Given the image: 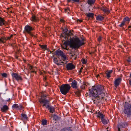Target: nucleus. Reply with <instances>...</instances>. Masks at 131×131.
<instances>
[{
    "mask_svg": "<svg viewBox=\"0 0 131 131\" xmlns=\"http://www.w3.org/2000/svg\"><path fill=\"white\" fill-rule=\"evenodd\" d=\"M67 30L66 29L64 30V32L61 35L64 38L63 40L66 45H69L71 48L75 49L79 48L84 44V43L78 38H71L70 36L72 35L73 34L70 31L68 33Z\"/></svg>",
    "mask_w": 131,
    "mask_h": 131,
    "instance_id": "f257e3e1",
    "label": "nucleus"
},
{
    "mask_svg": "<svg viewBox=\"0 0 131 131\" xmlns=\"http://www.w3.org/2000/svg\"><path fill=\"white\" fill-rule=\"evenodd\" d=\"M102 88L98 86H93L89 89L90 95L92 97L94 104H97L104 98L105 94L102 92Z\"/></svg>",
    "mask_w": 131,
    "mask_h": 131,
    "instance_id": "f03ea898",
    "label": "nucleus"
},
{
    "mask_svg": "<svg viewBox=\"0 0 131 131\" xmlns=\"http://www.w3.org/2000/svg\"><path fill=\"white\" fill-rule=\"evenodd\" d=\"M49 101L45 99H41L40 101V103L43 104L42 106H45L46 108L49 110V112L51 113H53L54 111V108L52 106H50L49 104Z\"/></svg>",
    "mask_w": 131,
    "mask_h": 131,
    "instance_id": "7ed1b4c3",
    "label": "nucleus"
},
{
    "mask_svg": "<svg viewBox=\"0 0 131 131\" xmlns=\"http://www.w3.org/2000/svg\"><path fill=\"white\" fill-rule=\"evenodd\" d=\"M71 88L70 85L68 84H63L60 87L61 93L63 94L66 95L68 93Z\"/></svg>",
    "mask_w": 131,
    "mask_h": 131,
    "instance_id": "20e7f679",
    "label": "nucleus"
},
{
    "mask_svg": "<svg viewBox=\"0 0 131 131\" xmlns=\"http://www.w3.org/2000/svg\"><path fill=\"white\" fill-rule=\"evenodd\" d=\"M124 113L129 115H131V105L128 103L125 104L124 110Z\"/></svg>",
    "mask_w": 131,
    "mask_h": 131,
    "instance_id": "39448f33",
    "label": "nucleus"
},
{
    "mask_svg": "<svg viewBox=\"0 0 131 131\" xmlns=\"http://www.w3.org/2000/svg\"><path fill=\"white\" fill-rule=\"evenodd\" d=\"M33 29L32 27H31L28 25H27L25 26L24 32V33H27L30 36H32L33 35L31 31L33 30Z\"/></svg>",
    "mask_w": 131,
    "mask_h": 131,
    "instance_id": "423d86ee",
    "label": "nucleus"
},
{
    "mask_svg": "<svg viewBox=\"0 0 131 131\" xmlns=\"http://www.w3.org/2000/svg\"><path fill=\"white\" fill-rule=\"evenodd\" d=\"M13 80H16L17 81H21L23 79L21 76L16 73H13L12 74Z\"/></svg>",
    "mask_w": 131,
    "mask_h": 131,
    "instance_id": "0eeeda50",
    "label": "nucleus"
},
{
    "mask_svg": "<svg viewBox=\"0 0 131 131\" xmlns=\"http://www.w3.org/2000/svg\"><path fill=\"white\" fill-rule=\"evenodd\" d=\"M122 75H121V77H119L115 80L114 82V86L117 88L121 83L122 80Z\"/></svg>",
    "mask_w": 131,
    "mask_h": 131,
    "instance_id": "6e6552de",
    "label": "nucleus"
},
{
    "mask_svg": "<svg viewBox=\"0 0 131 131\" xmlns=\"http://www.w3.org/2000/svg\"><path fill=\"white\" fill-rule=\"evenodd\" d=\"M79 85L78 84L77 81L75 80L73 81L71 83V86L73 88L75 89H78V87Z\"/></svg>",
    "mask_w": 131,
    "mask_h": 131,
    "instance_id": "1a4fd4ad",
    "label": "nucleus"
},
{
    "mask_svg": "<svg viewBox=\"0 0 131 131\" xmlns=\"http://www.w3.org/2000/svg\"><path fill=\"white\" fill-rule=\"evenodd\" d=\"M66 68L67 70H72L74 69L75 67L73 64L70 63L67 64Z\"/></svg>",
    "mask_w": 131,
    "mask_h": 131,
    "instance_id": "9d476101",
    "label": "nucleus"
},
{
    "mask_svg": "<svg viewBox=\"0 0 131 131\" xmlns=\"http://www.w3.org/2000/svg\"><path fill=\"white\" fill-rule=\"evenodd\" d=\"M31 21H32L36 22L37 21L39 20L38 18L34 15H33L32 16L30 19Z\"/></svg>",
    "mask_w": 131,
    "mask_h": 131,
    "instance_id": "9b49d317",
    "label": "nucleus"
},
{
    "mask_svg": "<svg viewBox=\"0 0 131 131\" xmlns=\"http://www.w3.org/2000/svg\"><path fill=\"white\" fill-rule=\"evenodd\" d=\"M96 113L97 114V116L98 117L101 118V119L104 118V115L101 113L99 112H96Z\"/></svg>",
    "mask_w": 131,
    "mask_h": 131,
    "instance_id": "f8f14e48",
    "label": "nucleus"
},
{
    "mask_svg": "<svg viewBox=\"0 0 131 131\" xmlns=\"http://www.w3.org/2000/svg\"><path fill=\"white\" fill-rule=\"evenodd\" d=\"M55 53L58 56H61L63 54V53L62 51L60 50H58L55 51Z\"/></svg>",
    "mask_w": 131,
    "mask_h": 131,
    "instance_id": "ddd939ff",
    "label": "nucleus"
},
{
    "mask_svg": "<svg viewBox=\"0 0 131 131\" xmlns=\"http://www.w3.org/2000/svg\"><path fill=\"white\" fill-rule=\"evenodd\" d=\"M117 127L118 131H123V124L122 123L118 124Z\"/></svg>",
    "mask_w": 131,
    "mask_h": 131,
    "instance_id": "4468645a",
    "label": "nucleus"
},
{
    "mask_svg": "<svg viewBox=\"0 0 131 131\" xmlns=\"http://www.w3.org/2000/svg\"><path fill=\"white\" fill-rule=\"evenodd\" d=\"M53 60L54 62L57 65L59 66L61 65V63H58L59 61L58 60V58L56 57H54L53 58Z\"/></svg>",
    "mask_w": 131,
    "mask_h": 131,
    "instance_id": "2eb2a0df",
    "label": "nucleus"
},
{
    "mask_svg": "<svg viewBox=\"0 0 131 131\" xmlns=\"http://www.w3.org/2000/svg\"><path fill=\"white\" fill-rule=\"evenodd\" d=\"M6 21L3 18L0 17V26H2L3 25H5V24Z\"/></svg>",
    "mask_w": 131,
    "mask_h": 131,
    "instance_id": "dca6fc26",
    "label": "nucleus"
},
{
    "mask_svg": "<svg viewBox=\"0 0 131 131\" xmlns=\"http://www.w3.org/2000/svg\"><path fill=\"white\" fill-rule=\"evenodd\" d=\"M8 109V107L7 105H4L1 108V111L2 112H5Z\"/></svg>",
    "mask_w": 131,
    "mask_h": 131,
    "instance_id": "f3484780",
    "label": "nucleus"
},
{
    "mask_svg": "<svg viewBox=\"0 0 131 131\" xmlns=\"http://www.w3.org/2000/svg\"><path fill=\"white\" fill-rule=\"evenodd\" d=\"M96 19L99 21H102L104 19V17L101 15L97 16L96 17Z\"/></svg>",
    "mask_w": 131,
    "mask_h": 131,
    "instance_id": "a211bd4d",
    "label": "nucleus"
},
{
    "mask_svg": "<svg viewBox=\"0 0 131 131\" xmlns=\"http://www.w3.org/2000/svg\"><path fill=\"white\" fill-rule=\"evenodd\" d=\"M113 71L111 70L109 71H106L105 74H106L107 77L108 78L110 77V74Z\"/></svg>",
    "mask_w": 131,
    "mask_h": 131,
    "instance_id": "6ab92c4d",
    "label": "nucleus"
},
{
    "mask_svg": "<svg viewBox=\"0 0 131 131\" xmlns=\"http://www.w3.org/2000/svg\"><path fill=\"white\" fill-rule=\"evenodd\" d=\"M95 2V0H88L87 2L89 5L91 6Z\"/></svg>",
    "mask_w": 131,
    "mask_h": 131,
    "instance_id": "aec40b11",
    "label": "nucleus"
},
{
    "mask_svg": "<svg viewBox=\"0 0 131 131\" xmlns=\"http://www.w3.org/2000/svg\"><path fill=\"white\" fill-rule=\"evenodd\" d=\"M86 16L89 18H92L93 17L94 14L92 13H86Z\"/></svg>",
    "mask_w": 131,
    "mask_h": 131,
    "instance_id": "412c9836",
    "label": "nucleus"
},
{
    "mask_svg": "<svg viewBox=\"0 0 131 131\" xmlns=\"http://www.w3.org/2000/svg\"><path fill=\"white\" fill-rule=\"evenodd\" d=\"M62 60L63 61H66L68 60L67 57L66 56L64 53H63V54L61 56Z\"/></svg>",
    "mask_w": 131,
    "mask_h": 131,
    "instance_id": "4be33fe9",
    "label": "nucleus"
},
{
    "mask_svg": "<svg viewBox=\"0 0 131 131\" xmlns=\"http://www.w3.org/2000/svg\"><path fill=\"white\" fill-rule=\"evenodd\" d=\"M102 123L104 124H107L108 122V120L105 119L104 118L101 119Z\"/></svg>",
    "mask_w": 131,
    "mask_h": 131,
    "instance_id": "5701e85b",
    "label": "nucleus"
},
{
    "mask_svg": "<svg viewBox=\"0 0 131 131\" xmlns=\"http://www.w3.org/2000/svg\"><path fill=\"white\" fill-rule=\"evenodd\" d=\"M46 96H47L46 94H45L44 93L42 94H41V98H40V99L39 100V102L40 103V101L41 100V99H45V100H47L46 99V98H44L45 97H46Z\"/></svg>",
    "mask_w": 131,
    "mask_h": 131,
    "instance_id": "b1692460",
    "label": "nucleus"
},
{
    "mask_svg": "<svg viewBox=\"0 0 131 131\" xmlns=\"http://www.w3.org/2000/svg\"><path fill=\"white\" fill-rule=\"evenodd\" d=\"M12 107L17 110L19 109V108L18 105L16 104H13L12 106Z\"/></svg>",
    "mask_w": 131,
    "mask_h": 131,
    "instance_id": "393cba45",
    "label": "nucleus"
},
{
    "mask_svg": "<svg viewBox=\"0 0 131 131\" xmlns=\"http://www.w3.org/2000/svg\"><path fill=\"white\" fill-rule=\"evenodd\" d=\"M102 10L103 12L107 14H108L110 12L109 10L107 8H104L102 9Z\"/></svg>",
    "mask_w": 131,
    "mask_h": 131,
    "instance_id": "a878e982",
    "label": "nucleus"
},
{
    "mask_svg": "<svg viewBox=\"0 0 131 131\" xmlns=\"http://www.w3.org/2000/svg\"><path fill=\"white\" fill-rule=\"evenodd\" d=\"M21 116L22 119L24 120L27 119V115L25 114H21Z\"/></svg>",
    "mask_w": 131,
    "mask_h": 131,
    "instance_id": "bb28decb",
    "label": "nucleus"
},
{
    "mask_svg": "<svg viewBox=\"0 0 131 131\" xmlns=\"http://www.w3.org/2000/svg\"><path fill=\"white\" fill-rule=\"evenodd\" d=\"M40 47L43 49L46 50L47 48V45H40Z\"/></svg>",
    "mask_w": 131,
    "mask_h": 131,
    "instance_id": "cd10ccee",
    "label": "nucleus"
},
{
    "mask_svg": "<svg viewBox=\"0 0 131 131\" xmlns=\"http://www.w3.org/2000/svg\"><path fill=\"white\" fill-rule=\"evenodd\" d=\"M47 121L45 119H43L42 121V124L43 125H46L47 124Z\"/></svg>",
    "mask_w": 131,
    "mask_h": 131,
    "instance_id": "c85d7f7f",
    "label": "nucleus"
},
{
    "mask_svg": "<svg viewBox=\"0 0 131 131\" xmlns=\"http://www.w3.org/2000/svg\"><path fill=\"white\" fill-rule=\"evenodd\" d=\"M130 20V19L127 17H126L123 19V22L129 21Z\"/></svg>",
    "mask_w": 131,
    "mask_h": 131,
    "instance_id": "c756f323",
    "label": "nucleus"
},
{
    "mask_svg": "<svg viewBox=\"0 0 131 131\" xmlns=\"http://www.w3.org/2000/svg\"><path fill=\"white\" fill-rule=\"evenodd\" d=\"M75 94L78 96H79L80 95V91H78L75 92Z\"/></svg>",
    "mask_w": 131,
    "mask_h": 131,
    "instance_id": "7c9ffc66",
    "label": "nucleus"
},
{
    "mask_svg": "<svg viewBox=\"0 0 131 131\" xmlns=\"http://www.w3.org/2000/svg\"><path fill=\"white\" fill-rule=\"evenodd\" d=\"M81 61L82 62V63L84 64H85L86 62V61L85 60V59H84V58L83 59H82V60H81Z\"/></svg>",
    "mask_w": 131,
    "mask_h": 131,
    "instance_id": "2f4dec72",
    "label": "nucleus"
},
{
    "mask_svg": "<svg viewBox=\"0 0 131 131\" xmlns=\"http://www.w3.org/2000/svg\"><path fill=\"white\" fill-rule=\"evenodd\" d=\"M2 75L4 77L6 78L7 77V74L5 73L2 74Z\"/></svg>",
    "mask_w": 131,
    "mask_h": 131,
    "instance_id": "473e14b6",
    "label": "nucleus"
},
{
    "mask_svg": "<svg viewBox=\"0 0 131 131\" xmlns=\"http://www.w3.org/2000/svg\"><path fill=\"white\" fill-rule=\"evenodd\" d=\"M65 11L66 13L67 12L68 13H69V9L68 8L65 9Z\"/></svg>",
    "mask_w": 131,
    "mask_h": 131,
    "instance_id": "72a5a7b5",
    "label": "nucleus"
},
{
    "mask_svg": "<svg viewBox=\"0 0 131 131\" xmlns=\"http://www.w3.org/2000/svg\"><path fill=\"white\" fill-rule=\"evenodd\" d=\"M80 0H72V3L74 2H79Z\"/></svg>",
    "mask_w": 131,
    "mask_h": 131,
    "instance_id": "f704fd0d",
    "label": "nucleus"
},
{
    "mask_svg": "<svg viewBox=\"0 0 131 131\" xmlns=\"http://www.w3.org/2000/svg\"><path fill=\"white\" fill-rule=\"evenodd\" d=\"M61 47L63 49H65L67 50H69V49L67 48V46H66L65 47H64L62 46H61Z\"/></svg>",
    "mask_w": 131,
    "mask_h": 131,
    "instance_id": "c9c22d12",
    "label": "nucleus"
},
{
    "mask_svg": "<svg viewBox=\"0 0 131 131\" xmlns=\"http://www.w3.org/2000/svg\"><path fill=\"white\" fill-rule=\"evenodd\" d=\"M59 61H61L60 62H59L58 63H61V64L62 63L63 64H66L67 62V61H66L65 63V62H64L63 61H61V60H59Z\"/></svg>",
    "mask_w": 131,
    "mask_h": 131,
    "instance_id": "e433bc0d",
    "label": "nucleus"
},
{
    "mask_svg": "<svg viewBox=\"0 0 131 131\" xmlns=\"http://www.w3.org/2000/svg\"><path fill=\"white\" fill-rule=\"evenodd\" d=\"M61 131H72L71 130V129H69L68 130L67 129H62V130Z\"/></svg>",
    "mask_w": 131,
    "mask_h": 131,
    "instance_id": "4c0bfd02",
    "label": "nucleus"
},
{
    "mask_svg": "<svg viewBox=\"0 0 131 131\" xmlns=\"http://www.w3.org/2000/svg\"><path fill=\"white\" fill-rule=\"evenodd\" d=\"M102 37H99L98 38V41H99V42L102 39Z\"/></svg>",
    "mask_w": 131,
    "mask_h": 131,
    "instance_id": "58836bf2",
    "label": "nucleus"
},
{
    "mask_svg": "<svg viewBox=\"0 0 131 131\" xmlns=\"http://www.w3.org/2000/svg\"><path fill=\"white\" fill-rule=\"evenodd\" d=\"M68 53L69 54H72L71 55L72 57H73V56L74 57V56L75 55L74 54H72L71 51H70V52H69V51H68Z\"/></svg>",
    "mask_w": 131,
    "mask_h": 131,
    "instance_id": "ea45409f",
    "label": "nucleus"
},
{
    "mask_svg": "<svg viewBox=\"0 0 131 131\" xmlns=\"http://www.w3.org/2000/svg\"><path fill=\"white\" fill-rule=\"evenodd\" d=\"M13 36V35H11L10 36V37H7V40L10 39Z\"/></svg>",
    "mask_w": 131,
    "mask_h": 131,
    "instance_id": "a19ab883",
    "label": "nucleus"
},
{
    "mask_svg": "<svg viewBox=\"0 0 131 131\" xmlns=\"http://www.w3.org/2000/svg\"><path fill=\"white\" fill-rule=\"evenodd\" d=\"M77 21L78 22H81L82 21V20H79V19H78L77 20Z\"/></svg>",
    "mask_w": 131,
    "mask_h": 131,
    "instance_id": "79ce46f5",
    "label": "nucleus"
},
{
    "mask_svg": "<svg viewBox=\"0 0 131 131\" xmlns=\"http://www.w3.org/2000/svg\"><path fill=\"white\" fill-rule=\"evenodd\" d=\"M127 126V124L125 123L124 124V125H123V127H126Z\"/></svg>",
    "mask_w": 131,
    "mask_h": 131,
    "instance_id": "37998d69",
    "label": "nucleus"
},
{
    "mask_svg": "<svg viewBox=\"0 0 131 131\" xmlns=\"http://www.w3.org/2000/svg\"><path fill=\"white\" fill-rule=\"evenodd\" d=\"M23 107V106L22 105H20L19 106V109H21Z\"/></svg>",
    "mask_w": 131,
    "mask_h": 131,
    "instance_id": "c03bdc74",
    "label": "nucleus"
},
{
    "mask_svg": "<svg viewBox=\"0 0 131 131\" xmlns=\"http://www.w3.org/2000/svg\"><path fill=\"white\" fill-rule=\"evenodd\" d=\"M3 38L0 39V42H3Z\"/></svg>",
    "mask_w": 131,
    "mask_h": 131,
    "instance_id": "a18cd8bd",
    "label": "nucleus"
},
{
    "mask_svg": "<svg viewBox=\"0 0 131 131\" xmlns=\"http://www.w3.org/2000/svg\"><path fill=\"white\" fill-rule=\"evenodd\" d=\"M67 2L68 3L72 2V0H67Z\"/></svg>",
    "mask_w": 131,
    "mask_h": 131,
    "instance_id": "49530a36",
    "label": "nucleus"
},
{
    "mask_svg": "<svg viewBox=\"0 0 131 131\" xmlns=\"http://www.w3.org/2000/svg\"><path fill=\"white\" fill-rule=\"evenodd\" d=\"M31 73H36V71H31Z\"/></svg>",
    "mask_w": 131,
    "mask_h": 131,
    "instance_id": "de8ad7c7",
    "label": "nucleus"
},
{
    "mask_svg": "<svg viewBox=\"0 0 131 131\" xmlns=\"http://www.w3.org/2000/svg\"><path fill=\"white\" fill-rule=\"evenodd\" d=\"M60 21L61 22H63L64 21V20L63 19H61L60 20Z\"/></svg>",
    "mask_w": 131,
    "mask_h": 131,
    "instance_id": "09e8293b",
    "label": "nucleus"
},
{
    "mask_svg": "<svg viewBox=\"0 0 131 131\" xmlns=\"http://www.w3.org/2000/svg\"><path fill=\"white\" fill-rule=\"evenodd\" d=\"M127 61L129 62H131V60L130 59H129L127 60Z\"/></svg>",
    "mask_w": 131,
    "mask_h": 131,
    "instance_id": "8fccbe9b",
    "label": "nucleus"
},
{
    "mask_svg": "<svg viewBox=\"0 0 131 131\" xmlns=\"http://www.w3.org/2000/svg\"><path fill=\"white\" fill-rule=\"evenodd\" d=\"M129 83L130 85H131V79H130L129 80Z\"/></svg>",
    "mask_w": 131,
    "mask_h": 131,
    "instance_id": "3c124183",
    "label": "nucleus"
},
{
    "mask_svg": "<svg viewBox=\"0 0 131 131\" xmlns=\"http://www.w3.org/2000/svg\"><path fill=\"white\" fill-rule=\"evenodd\" d=\"M83 69V68L82 67H81V68L80 69V72H81V70Z\"/></svg>",
    "mask_w": 131,
    "mask_h": 131,
    "instance_id": "603ef678",
    "label": "nucleus"
},
{
    "mask_svg": "<svg viewBox=\"0 0 131 131\" xmlns=\"http://www.w3.org/2000/svg\"><path fill=\"white\" fill-rule=\"evenodd\" d=\"M123 25V22H122L120 26L122 27Z\"/></svg>",
    "mask_w": 131,
    "mask_h": 131,
    "instance_id": "864d4df0",
    "label": "nucleus"
},
{
    "mask_svg": "<svg viewBox=\"0 0 131 131\" xmlns=\"http://www.w3.org/2000/svg\"><path fill=\"white\" fill-rule=\"evenodd\" d=\"M45 81V80H46V78H44L43 79Z\"/></svg>",
    "mask_w": 131,
    "mask_h": 131,
    "instance_id": "5fc2aeb1",
    "label": "nucleus"
},
{
    "mask_svg": "<svg viewBox=\"0 0 131 131\" xmlns=\"http://www.w3.org/2000/svg\"><path fill=\"white\" fill-rule=\"evenodd\" d=\"M32 67H30V70H31V69H32Z\"/></svg>",
    "mask_w": 131,
    "mask_h": 131,
    "instance_id": "6e6d98bb",
    "label": "nucleus"
},
{
    "mask_svg": "<svg viewBox=\"0 0 131 131\" xmlns=\"http://www.w3.org/2000/svg\"><path fill=\"white\" fill-rule=\"evenodd\" d=\"M130 27H131V26H129V28H130Z\"/></svg>",
    "mask_w": 131,
    "mask_h": 131,
    "instance_id": "4d7b16f0",
    "label": "nucleus"
},
{
    "mask_svg": "<svg viewBox=\"0 0 131 131\" xmlns=\"http://www.w3.org/2000/svg\"><path fill=\"white\" fill-rule=\"evenodd\" d=\"M1 93H0V96H1Z\"/></svg>",
    "mask_w": 131,
    "mask_h": 131,
    "instance_id": "13d9d810",
    "label": "nucleus"
},
{
    "mask_svg": "<svg viewBox=\"0 0 131 131\" xmlns=\"http://www.w3.org/2000/svg\"><path fill=\"white\" fill-rule=\"evenodd\" d=\"M71 80V81L72 80V79H70Z\"/></svg>",
    "mask_w": 131,
    "mask_h": 131,
    "instance_id": "bf43d9fd",
    "label": "nucleus"
},
{
    "mask_svg": "<svg viewBox=\"0 0 131 131\" xmlns=\"http://www.w3.org/2000/svg\"><path fill=\"white\" fill-rule=\"evenodd\" d=\"M123 12H124V10H123Z\"/></svg>",
    "mask_w": 131,
    "mask_h": 131,
    "instance_id": "052dcab7",
    "label": "nucleus"
},
{
    "mask_svg": "<svg viewBox=\"0 0 131 131\" xmlns=\"http://www.w3.org/2000/svg\"><path fill=\"white\" fill-rule=\"evenodd\" d=\"M98 76H99V75H97V77H98Z\"/></svg>",
    "mask_w": 131,
    "mask_h": 131,
    "instance_id": "680f3d73",
    "label": "nucleus"
},
{
    "mask_svg": "<svg viewBox=\"0 0 131 131\" xmlns=\"http://www.w3.org/2000/svg\"><path fill=\"white\" fill-rule=\"evenodd\" d=\"M76 58V57H75V59Z\"/></svg>",
    "mask_w": 131,
    "mask_h": 131,
    "instance_id": "e2e57ef3",
    "label": "nucleus"
},
{
    "mask_svg": "<svg viewBox=\"0 0 131 131\" xmlns=\"http://www.w3.org/2000/svg\"><path fill=\"white\" fill-rule=\"evenodd\" d=\"M107 131H108V130H107Z\"/></svg>",
    "mask_w": 131,
    "mask_h": 131,
    "instance_id": "0e129e2a",
    "label": "nucleus"
}]
</instances>
